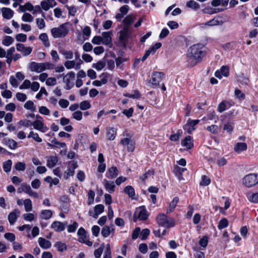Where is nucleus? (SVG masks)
<instances>
[{"mask_svg":"<svg viewBox=\"0 0 258 258\" xmlns=\"http://www.w3.org/2000/svg\"><path fill=\"white\" fill-rule=\"evenodd\" d=\"M118 171L116 167L112 166L108 169L106 176L108 178L113 179L115 178L118 174Z\"/></svg>","mask_w":258,"mask_h":258,"instance_id":"22","label":"nucleus"},{"mask_svg":"<svg viewBox=\"0 0 258 258\" xmlns=\"http://www.w3.org/2000/svg\"><path fill=\"white\" fill-rule=\"evenodd\" d=\"M103 184L105 190L109 193L111 194L115 191V185L113 181H110L104 179L103 181Z\"/></svg>","mask_w":258,"mask_h":258,"instance_id":"16","label":"nucleus"},{"mask_svg":"<svg viewBox=\"0 0 258 258\" xmlns=\"http://www.w3.org/2000/svg\"><path fill=\"white\" fill-rule=\"evenodd\" d=\"M207 130L213 134H217L219 131V127L217 125L213 124L207 126Z\"/></svg>","mask_w":258,"mask_h":258,"instance_id":"57","label":"nucleus"},{"mask_svg":"<svg viewBox=\"0 0 258 258\" xmlns=\"http://www.w3.org/2000/svg\"><path fill=\"white\" fill-rule=\"evenodd\" d=\"M211 180L206 175H203L202 177V180L200 182V185L202 186H206L210 183Z\"/></svg>","mask_w":258,"mask_h":258,"instance_id":"62","label":"nucleus"},{"mask_svg":"<svg viewBox=\"0 0 258 258\" xmlns=\"http://www.w3.org/2000/svg\"><path fill=\"white\" fill-rule=\"evenodd\" d=\"M91 107V104L88 101L85 100L80 103V108L82 110H85Z\"/></svg>","mask_w":258,"mask_h":258,"instance_id":"55","label":"nucleus"},{"mask_svg":"<svg viewBox=\"0 0 258 258\" xmlns=\"http://www.w3.org/2000/svg\"><path fill=\"white\" fill-rule=\"evenodd\" d=\"M4 141L5 144L9 146V147L12 149L15 150L17 147V143L13 139H4Z\"/></svg>","mask_w":258,"mask_h":258,"instance_id":"39","label":"nucleus"},{"mask_svg":"<svg viewBox=\"0 0 258 258\" xmlns=\"http://www.w3.org/2000/svg\"><path fill=\"white\" fill-rule=\"evenodd\" d=\"M104 206L102 204H99L95 206L94 208V212L90 211L89 215L93 218L96 219L98 215L103 212Z\"/></svg>","mask_w":258,"mask_h":258,"instance_id":"19","label":"nucleus"},{"mask_svg":"<svg viewBox=\"0 0 258 258\" xmlns=\"http://www.w3.org/2000/svg\"><path fill=\"white\" fill-rule=\"evenodd\" d=\"M2 12L3 17L7 19H10L12 18L14 14L13 11L8 8H3Z\"/></svg>","mask_w":258,"mask_h":258,"instance_id":"26","label":"nucleus"},{"mask_svg":"<svg viewBox=\"0 0 258 258\" xmlns=\"http://www.w3.org/2000/svg\"><path fill=\"white\" fill-rule=\"evenodd\" d=\"M14 42L13 38L10 36H6L2 41V44L5 46H10Z\"/></svg>","mask_w":258,"mask_h":258,"instance_id":"51","label":"nucleus"},{"mask_svg":"<svg viewBox=\"0 0 258 258\" xmlns=\"http://www.w3.org/2000/svg\"><path fill=\"white\" fill-rule=\"evenodd\" d=\"M15 168L18 171H23L26 169V164L24 162H18L15 165Z\"/></svg>","mask_w":258,"mask_h":258,"instance_id":"56","label":"nucleus"},{"mask_svg":"<svg viewBox=\"0 0 258 258\" xmlns=\"http://www.w3.org/2000/svg\"><path fill=\"white\" fill-rule=\"evenodd\" d=\"M116 130L113 127H110L107 129L106 132V138L109 141H112L115 138Z\"/></svg>","mask_w":258,"mask_h":258,"instance_id":"30","label":"nucleus"},{"mask_svg":"<svg viewBox=\"0 0 258 258\" xmlns=\"http://www.w3.org/2000/svg\"><path fill=\"white\" fill-rule=\"evenodd\" d=\"M39 39L42 41L43 45L45 47H49L50 46V43L49 41L48 37L46 33H43L39 36Z\"/></svg>","mask_w":258,"mask_h":258,"instance_id":"37","label":"nucleus"},{"mask_svg":"<svg viewBox=\"0 0 258 258\" xmlns=\"http://www.w3.org/2000/svg\"><path fill=\"white\" fill-rule=\"evenodd\" d=\"M228 225V221L226 218L222 219L219 222L218 228L219 229H222L227 227Z\"/></svg>","mask_w":258,"mask_h":258,"instance_id":"52","label":"nucleus"},{"mask_svg":"<svg viewBox=\"0 0 258 258\" xmlns=\"http://www.w3.org/2000/svg\"><path fill=\"white\" fill-rule=\"evenodd\" d=\"M25 209L26 212H30L32 210V202L30 199H28L24 201L23 202Z\"/></svg>","mask_w":258,"mask_h":258,"instance_id":"46","label":"nucleus"},{"mask_svg":"<svg viewBox=\"0 0 258 258\" xmlns=\"http://www.w3.org/2000/svg\"><path fill=\"white\" fill-rule=\"evenodd\" d=\"M65 7L69 11V14L71 16H75L77 12V8L74 6H69L66 5Z\"/></svg>","mask_w":258,"mask_h":258,"instance_id":"63","label":"nucleus"},{"mask_svg":"<svg viewBox=\"0 0 258 258\" xmlns=\"http://www.w3.org/2000/svg\"><path fill=\"white\" fill-rule=\"evenodd\" d=\"M16 49L18 51L22 52L25 56L30 54L32 50L30 47H25V45L22 43H18L16 45Z\"/></svg>","mask_w":258,"mask_h":258,"instance_id":"18","label":"nucleus"},{"mask_svg":"<svg viewBox=\"0 0 258 258\" xmlns=\"http://www.w3.org/2000/svg\"><path fill=\"white\" fill-rule=\"evenodd\" d=\"M58 162V158L56 156H50L47 159V166L49 168L54 167Z\"/></svg>","mask_w":258,"mask_h":258,"instance_id":"23","label":"nucleus"},{"mask_svg":"<svg viewBox=\"0 0 258 258\" xmlns=\"http://www.w3.org/2000/svg\"><path fill=\"white\" fill-rule=\"evenodd\" d=\"M78 227V223L77 222H74L73 224L68 226L67 230L69 233L74 232L77 227Z\"/></svg>","mask_w":258,"mask_h":258,"instance_id":"61","label":"nucleus"},{"mask_svg":"<svg viewBox=\"0 0 258 258\" xmlns=\"http://www.w3.org/2000/svg\"><path fill=\"white\" fill-rule=\"evenodd\" d=\"M108 77L109 74L107 73H104L99 76V78H101V83L103 84V85L107 83Z\"/></svg>","mask_w":258,"mask_h":258,"instance_id":"64","label":"nucleus"},{"mask_svg":"<svg viewBox=\"0 0 258 258\" xmlns=\"http://www.w3.org/2000/svg\"><path fill=\"white\" fill-rule=\"evenodd\" d=\"M38 241L40 246L43 249H48L51 246V243L50 241L42 237H39Z\"/></svg>","mask_w":258,"mask_h":258,"instance_id":"24","label":"nucleus"},{"mask_svg":"<svg viewBox=\"0 0 258 258\" xmlns=\"http://www.w3.org/2000/svg\"><path fill=\"white\" fill-rule=\"evenodd\" d=\"M244 185L250 187L255 185L258 183L257 175L254 173H250L245 175L242 179Z\"/></svg>","mask_w":258,"mask_h":258,"instance_id":"5","label":"nucleus"},{"mask_svg":"<svg viewBox=\"0 0 258 258\" xmlns=\"http://www.w3.org/2000/svg\"><path fill=\"white\" fill-rule=\"evenodd\" d=\"M186 6L195 10H197L200 8V5L194 1H189L188 2L186 3Z\"/></svg>","mask_w":258,"mask_h":258,"instance_id":"53","label":"nucleus"},{"mask_svg":"<svg viewBox=\"0 0 258 258\" xmlns=\"http://www.w3.org/2000/svg\"><path fill=\"white\" fill-rule=\"evenodd\" d=\"M129 29L123 27V29L119 32V40L124 44H125L130 36Z\"/></svg>","mask_w":258,"mask_h":258,"instance_id":"13","label":"nucleus"},{"mask_svg":"<svg viewBox=\"0 0 258 258\" xmlns=\"http://www.w3.org/2000/svg\"><path fill=\"white\" fill-rule=\"evenodd\" d=\"M106 63L104 61L100 60L97 63H94L92 65V67L97 71H101L105 66Z\"/></svg>","mask_w":258,"mask_h":258,"instance_id":"44","label":"nucleus"},{"mask_svg":"<svg viewBox=\"0 0 258 258\" xmlns=\"http://www.w3.org/2000/svg\"><path fill=\"white\" fill-rule=\"evenodd\" d=\"M28 138H33L35 141H36V142H38V143H40L42 142V139L39 137L38 134L36 133H34V132L33 131H31L28 136Z\"/></svg>","mask_w":258,"mask_h":258,"instance_id":"47","label":"nucleus"},{"mask_svg":"<svg viewBox=\"0 0 258 258\" xmlns=\"http://www.w3.org/2000/svg\"><path fill=\"white\" fill-rule=\"evenodd\" d=\"M124 192L132 199H135V192L134 188L131 185L126 186L124 189Z\"/></svg>","mask_w":258,"mask_h":258,"instance_id":"35","label":"nucleus"},{"mask_svg":"<svg viewBox=\"0 0 258 258\" xmlns=\"http://www.w3.org/2000/svg\"><path fill=\"white\" fill-rule=\"evenodd\" d=\"M246 197L251 203H258V192H249L247 193Z\"/></svg>","mask_w":258,"mask_h":258,"instance_id":"34","label":"nucleus"},{"mask_svg":"<svg viewBox=\"0 0 258 258\" xmlns=\"http://www.w3.org/2000/svg\"><path fill=\"white\" fill-rule=\"evenodd\" d=\"M150 231L147 228L144 229L140 233V237L142 240H144L147 239L149 235Z\"/></svg>","mask_w":258,"mask_h":258,"instance_id":"59","label":"nucleus"},{"mask_svg":"<svg viewBox=\"0 0 258 258\" xmlns=\"http://www.w3.org/2000/svg\"><path fill=\"white\" fill-rule=\"evenodd\" d=\"M12 165V161L11 160H8L3 163V169L6 172H9L11 171Z\"/></svg>","mask_w":258,"mask_h":258,"instance_id":"50","label":"nucleus"},{"mask_svg":"<svg viewBox=\"0 0 258 258\" xmlns=\"http://www.w3.org/2000/svg\"><path fill=\"white\" fill-rule=\"evenodd\" d=\"M247 146L246 143H237L234 147V151L240 154L242 152L246 151L247 150Z\"/></svg>","mask_w":258,"mask_h":258,"instance_id":"21","label":"nucleus"},{"mask_svg":"<svg viewBox=\"0 0 258 258\" xmlns=\"http://www.w3.org/2000/svg\"><path fill=\"white\" fill-rule=\"evenodd\" d=\"M56 5H53V4L48 1H42L40 3V6L43 10L47 11L50 8H53Z\"/></svg>","mask_w":258,"mask_h":258,"instance_id":"40","label":"nucleus"},{"mask_svg":"<svg viewBox=\"0 0 258 258\" xmlns=\"http://www.w3.org/2000/svg\"><path fill=\"white\" fill-rule=\"evenodd\" d=\"M58 77H63V82L66 84L65 87L66 90H70L73 87L74 84L73 81L75 78V74L74 72H70L66 75L62 74Z\"/></svg>","mask_w":258,"mask_h":258,"instance_id":"4","label":"nucleus"},{"mask_svg":"<svg viewBox=\"0 0 258 258\" xmlns=\"http://www.w3.org/2000/svg\"><path fill=\"white\" fill-rule=\"evenodd\" d=\"M200 120L199 119L191 120L189 118L184 126V130H186L188 133L190 134L195 130L194 126L198 124Z\"/></svg>","mask_w":258,"mask_h":258,"instance_id":"11","label":"nucleus"},{"mask_svg":"<svg viewBox=\"0 0 258 258\" xmlns=\"http://www.w3.org/2000/svg\"><path fill=\"white\" fill-rule=\"evenodd\" d=\"M24 107L28 110L31 111H34L36 110V106H35L33 102L31 100L27 101L24 104Z\"/></svg>","mask_w":258,"mask_h":258,"instance_id":"45","label":"nucleus"},{"mask_svg":"<svg viewBox=\"0 0 258 258\" xmlns=\"http://www.w3.org/2000/svg\"><path fill=\"white\" fill-rule=\"evenodd\" d=\"M156 220L159 226L165 228H169L175 225V220L172 218L167 217L164 214H159Z\"/></svg>","mask_w":258,"mask_h":258,"instance_id":"2","label":"nucleus"},{"mask_svg":"<svg viewBox=\"0 0 258 258\" xmlns=\"http://www.w3.org/2000/svg\"><path fill=\"white\" fill-rule=\"evenodd\" d=\"M65 223L60 221H54L51 225V228L56 232H61L65 229Z\"/></svg>","mask_w":258,"mask_h":258,"instance_id":"20","label":"nucleus"},{"mask_svg":"<svg viewBox=\"0 0 258 258\" xmlns=\"http://www.w3.org/2000/svg\"><path fill=\"white\" fill-rule=\"evenodd\" d=\"M120 144L123 146H126L129 152H133L135 149V142L130 138H125L121 140Z\"/></svg>","mask_w":258,"mask_h":258,"instance_id":"10","label":"nucleus"},{"mask_svg":"<svg viewBox=\"0 0 258 258\" xmlns=\"http://www.w3.org/2000/svg\"><path fill=\"white\" fill-rule=\"evenodd\" d=\"M154 170L153 169H150L147 172L145 173L142 176L140 177V179L143 181L145 182V180L148 178L149 177L152 176L154 174Z\"/></svg>","mask_w":258,"mask_h":258,"instance_id":"49","label":"nucleus"},{"mask_svg":"<svg viewBox=\"0 0 258 258\" xmlns=\"http://www.w3.org/2000/svg\"><path fill=\"white\" fill-rule=\"evenodd\" d=\"M148 217V214L147 210L143 207H139L136 209L134 217V222L137 221V219L140 220H146Z\"/></svg>","mask_w":258,"mask_h":258,"instance_id":"7","label":"nucleus"},{"mask_svg":"<svg viewBox=\"0 0 258 258\" xmlns=\"http://www.w3.org/2000/svg\"><path fill=\"white\" fill-rule=\"evenodd\" d=\"M124 96L133 99H138L140 97L141 95L140 92L138 90H135L133 94L126 93Z\"/></svg>","mask_w":258,"mask_h":258,"instance_id":"58","label":"nucleus"},{"mask_svg":"<svg viewBox=\"0 0 258 258\" xmlns=\"http://www.w3.org/2000/svg\"><path fill=\"white\" fill-rule=\"evenodd\" d=\"M163 74L161 72H154L151 76V79L148 82L149 86L156 87L162 80Z\"/></svg>","mask_w":258,"mask_h":258,"instance_id":"6","label":"nucleus"},{"mask_svg":"<svg viewBox=\"0 0 258 258\" xmlns=\"http://www.w3.org/2000/svg\"><path fill=\"white\" fill-rule=\"evenodd\" d=\"M43 120H36L32 122V125L35 130L41 131L42 133H45L48 130L47 126H45L43 122Z\"/></svg>","mask_w":258,"mask_h":258,"instance_id":"14","label":"nucleus"},{"mask_svg":"<svg viewBox=\"0 0 258 258\" xmlns=\"http://www.w3.org/2000/svg\"><path fill=\"white\" fill-rule=\"evenodd\" d=\"M52 212L50 210H42L40 213V218L42 219L48 220L52 216Z\"/></svg>","mask_w":258,"mask_h":258,"instance_id":"33","label":"nucleus"},{"mask_svg":"<svg viewBox=\"0 0 258 258\" xmlns=\"http://www.w3.org/2000/svg\"><path fill=\"white\" fill-rule=\"evenodd\" d=\"M178 201L179 199L177 197H176L173 198L167 209V214H169L174 211Z\"/></svg>","mask_w":258,"mask_h":258,"instance_id":"31","label":"nucleus"},{"mask_svg":"<svg viewBox=\"0 0 258 258\" xmlns=\"http://www.w3.org/2000/svg\"><path fill=\"white\" fill-rule=\"evenodd\" d=\"M20 215V211L18 209H15L9 213L8 219L11 225H13L15 224Z\"/></svg>","mask_w":258,"mask_h":258,"instance_id":"12","label":"nucleus"},{"mask_svg":"<svg viewBox=\"0 0 258 258\" xmlns=\"http://www.w3.org/2000/svg\"><path fill=\"white\" fill-rule=\"evenodd\" d=\"M59 52L66 59H71L73 57L74 53L72 50H68L64 48H61L59 50Z\"/></svg>","mask_w":258,"mask_h":258,"instance_id":"28","label":"nucleus"},{"mask_svg":"<svg viewBox=\"0 0 258 258\" xmlns=\"http://www.w3.org/2000/svg\"><path fill=\"white\" fill-rule=\"evenodd\" d=\"M234 128V122L233 121H229L227 123H225L224 125L223 129L224 131L228 133H231L232 132Z\"/></svg>","mask_w":258,"mask_h":258,"instance_id":"48","label":"nucleus"},{"mask_svg":"<svg viewBox=\"0 0 258 258\" xmlns=\"http://www.w3.org/2000/svg\"><path fill=\"white\" fill-rule=\"evenodd\" d=\"M78 167L77 163H74L69 167L65 172L64 177L68 179L69 177L73 176L75 173V170Z\"/></svg>","mask_w":258,"mask_h":258,"instance_id":"25","label":"nucleus"},{"mask_svg":"<svg viewBox=\"0 0 258 258\" xmlns=\"http://www.w3.org/2000/svg\"><path fill=\"white\" fill-rule=\"evenodd\" d=\"M22 189L23 191L31 197H33L35 198H38L39 197L38 194L36 191H33L30 186L28 184L25 183L22 184Z\"/></svg>","mask_w":258,"mask_h":258,"instance_id":"17","label":"nucleus"},{"mask_svg":"<svg viewBox=\"0 0 258 258\" xmlns=\"http://www.w3.org/2000/svg\"><path fill=\"white\" fill-rule=\"evenodd\" d=\"M114 230V228H112L110 229L109 226H105L102 229L101 234L103 237H107L111 232H113Z\"/></svg>","mask_w":258,"mask_h":258,"instance_id":"41","label":"nucleus"},{"mask_svg":"<svg viewBox=\"0 0 258 258\" xmlns=\"http://www.w3.org/2000/svg\"><path fill=\"white\" fill-rule=\"evenodd\" d=\"M54 246L59 252H63L67 248L66 244L61 241L56 242L54 244Z\"/></svg>","mask_w":258,"mask_h":258,"instance_id":"43","label":"nucleus"},{"mask_svg":"<svg viewBox=\"0 0 258 258\" xmlns=\"http://www.w3.org/2000/svg\"><path fill=\"white\" fill-rule=\"evenodd\" d=\"M135 19L136 17L133 15H128L123 19V27H126L127 28H129L130 25L135 21Z\"/></svg>","mask_w":258,"mask_h":258,"instance_id":"27","label":"nucleus"},{"mask_svg":"<svg viewBox=\"0 0 258 258\" xmlns=\"http://www.w3.org/2000/svg\"><path fill=\"white\" fill-rule=\"evenodd\" d=\"M34 18L32 17V16L27 13H25L23 14L22 17V20L24 22H31L33 21Z\"/></svg>","mask_w":258,"mask_h":258,"instance_id":"54","label":"nucleus"},{"mask_svg":"<svg viewBox=\"0 0 258 258\" xmlns=\"http://www.w3.org/2000/svg\"><path fill=\"white\" fill-rule=\"evenodd\" d=\"M104 249V245H101L100 246L94 251V255L96 258H100Z\"/></svg>","mask_w":258,"mask_h":258,"instance_id":"60","label":"nucleus"},{"mask_svg":"<svg viewBox=\"0 0 258 258\" xmlns=\"http://www.w3.org/2000/svg\"><path fill=\"white\" fill-rule=\"evenodd\" d=\"M78 235L79 236L78 241L80 242L81 241H84V239L87 237L86 235V232L85 230L81 227L78 231Z\"/></svg>","mask_w":258,"mask_h":258,"instance_id":"38","label":"nucleus"},{"mask_svg":"<svg viewBox=\"0 0 258 258\" xmlns=\"http://www.w3.org/2000/svg\"><path fill=\"white\" fill-rule=\"evenodd\" d=\"M68 23H65L60 25L58 27H55L51 30L52 36L54 38L64 37L68 35L69 30L68 28Z\"/></svg>","mask_w":258,"mask_h":258,"instance_id":"3","label":"nucleus"},{"mask_svg":"<svg viewBox=\"0 0 258 258\" xmlns=\"http://www.w3.org/2000/svg\"><path fill=\"white\" fill-rule=\"evenodd\" d=\"M232 105L228 101H223L221 102L218 106V111L221 113L228 109Z\"/></svg>","mask_w":258,"mask_h":258,"instance_id":"32","label":"nucleus"},{"mask_svg":"<svg viewBox=\"0 0 258 258\" xmlns=\"http://www.w3.org/2000/svg\"><path fill=\"white\" fill-rule=\"evenodd\" d=\"M29 69L32 72L39 73L44 71L43 63L32 62L29 64Z\"/></svg>","mask_w":258,"mask_h":258,"instance_id":"15","label":"nucleus"},{"mask_svg":"<svg viewBox=\"0 0 258 258\" xmlns=\"http://www.w3.org/2000/svg\"><path fill=\"white\" fill-rule=\"evenodd\" d=\"M181 145L188 149H191L193 147L192 138L189 136L186 137L181 142Z\"/></svg>","mask_w":258,"mask_h":258,"instance_id":"29","label":"nucleus"},{"mask_svg":"<svg viewBox=\"0 0 258 258\" xmlns=\"http://www.w3.org/2000/svg\"><path fill=\"white\" fill-rule=\"evenodd\" d=\"M19 9L22 12H25L26 11L32 12L34 9V6L30 3H27L24 5H20Z\"/></svg>","mask_w":258,"mask_h":258,"instance_id":"36","label":"nucleus"},{"mask_svg":"<svg viewBox=\"0 0 258 258\" xmlns=\"http://www.w3.org/2000/svg\"><path fill=\"white\" fill-rule=\"evenodd\" d=\"M112 32L107 31L103 32L102 33V43L105 45L111 47L112 46Z\"/></svg>","mask_w":258,"mask_h":258,"instance_id":"8","label":"nucleus"},{"mask_svg":"<svg viewBox=\"0 0 258 258\" xmlns=\"http://www.w3.org/2000/svg\"><path fill=\"white\" fill-rule=\"evenodd\" d=\"M205 55L204 46L201 44H195L188 50V61L192 59L195 60L194 62H191V66H195L201 61Z\"/></svg>","mask_w":258,"mask_h":258,"instance_id":"1","label":"nucleus"},{"mask_svg":"<svg viewBox=\"0 0 258 258\" xmlns=\"http://www.w3.org/2000/svg\"><path fill=\"white\" fill-rule=\"evenodd\" d=\"M82 63V60H80L79 61L68 60L64 62V66L67 69L75 68L76 70H79Z\"/></svg>","mask_w":258,"mask_h":258,"instance_id":"9","label":"nucleus"},{"mask_svg":"<svg viewBox=\"0 0 258 258\" xmlns=\"http://www.w3.org/2000/svg\"><path fill=\"white\" fill-rule=\"evenodd\" d=\"M223 24V22L222 21H219L217 18H214L213 19L210 20L204 24L206 26H214L217 25H221Z\"/></svg>","mask_w":258,"mask_h":258,"instance_id":"42","label":"nucleus"}]
</instances>
